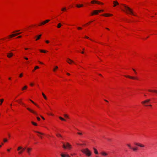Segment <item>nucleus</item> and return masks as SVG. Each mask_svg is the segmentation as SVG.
I'll return each instance as SVG.
<instances>
[{"instance_id": "37", "label": "nucleus", "mask_w": 157, "mask_h": 157, "mask_svg": "<svg viewBox=\"0 0 157 157\" xmlns=\"http://www.w3.org/2000/svg\"><path fill=\"white\" fill-rule=\"evenodd\" d=\"M27 86H24V87H23L22 88V90H24L26 89L27 88Z\"/></svg>"}, {"instance_id": "28", "label": "nucleus", "mask_w": 157, "mask_h": 157, "mask_svg": "<svg viewBox=\"0 0 157 157\" xmlns=\"http://www.w3.org/2000/svg\"><path fill=\"white\" fill-rule=\"evenodd\" d=\"M15 36V34H13L10 35H9V36L10 37H14Z\"/></svg>"}, {"instance_id": "25", "label": "nucleus", "mask_w": 157, "mask_h": 157, "mask_svg": "<svg viewBox=\"0 0 157 157\" xmlns=\"http://www.w3.org/2000/svg\"><path fill=\"white\" fill-rule=\"evenodd\" d=\"M132 149L134 151H137L138 150V148L137 147H132Z\"/></svg>"}, {"instance_id": "36", "label": "nucleus", "mask_w": 157, "mask_h": 157, "mask_svg": "<svg viewBox=\"0 0 157 157\" xmlns=\"http://www.w3.org/2000/svg\"><path fill=\"white\" fill-rule=\"evenodd\" d=\"M32 124L34 125H35V126H37V124L36 123L33 122V121H32Z\"/></svg>"}, {"instance_id": "9", "label": "nucleus", "mask_w": 157, "mask_h": 157, "mask_svg": "<svg viewBox=\"0 0 157 157\" xmlns=\"http://www.w3.org/2000/svg\"><path fill=\"white\" fill-rule=\"evenodd\" d=\"M60 155L62 157H70L68 155L62 153Z\"/></svg>"}, {"instance_id": "61", "label": "nucleus", "mask_w": 157, "mask_h": 157, "mask_svg": "<svg viewBox=\"0 0 157 157\" xmlns=\"http://www.w3.org/2000/svg\"><path fill=\"white\" fill-rule=\"evenodd\" d=\"M46 51H45V50H44V52H43V53H45L46 52Z\"/></svg>"}, {"instance_id": "27", "label": "nucleus", "mask_w": 157, "mask_h": 157, "mask_svg": "<svg viewBox=\"0 0 157 157\" xmlns=\"http://www.w3.org/2000/svg\"><path fill=\"white\" fill-rule=\"evenodd\" d=\"M23 148L22 147L19 146L18 147V148H17V151H19L20 150H21V149H22Z\"/></svg>"}, {"instance_id": "54", "label": "nucleus", "mask_w": 157, "mask_h": 157, "mask_svg": "<svg viewBox=\"0 0 157 157\" xmlns=\"http://www.w3.org/2000/svg\"><path fill=\"white\" fill-rule=\"evenodd\" d=\"M40 51L41 52H44V50H40Z\"/></svg>"}, {"instance_id": "18", "label": "nucleus", "mask_w": 157, "mask_h": 157, "mask_svg": "<svg viewBox=\"0 0 157 157\" xmlns=\"http://www.w3.org/2000/svg\"><path fill=\"white\" fill-rule=\"evenodd\" d=\"M27 152L29 154H30V152L32 150V148H27Z\"/></svg>"}, {"instance_id": "31", "label": "nucleus", "mask_w": 157, "mask_h": 157, "mask_svg": "<svg viewBox=\"0 0 157 157\" xmlns=\"http://www.w3.org/2000/svg\"><path fill=\"white\" fill-rule=\"evenodd\" d=\"M62 143L63 144V147L64 148V149H66V145H65L64 143H63L62 142Z\"/></svg>"}, {"instance_id": "49", "label": "nucleus", "mask_w": 157, "mask_h": 157, "mask_svg": "<svg viewBox=\"0 0 157 157\" xmlns=\"http://www.w3.org/2000/svg\"><path fill=\"white\" fill-rule=\"evenodd\" d=\"M44 25V24L43 23V22H41L40 23V25H39V26H40V25Z\"/></svg>"}, {"instance_id": "12", "label": "nucleus", "mask_w": 157, "mask_h": 157, "mask_svg": "<svg viewBox=\"0 0 157 157\" xmlns=\"http://www.w3.org/2000/svg\"><path fill=\"white\" fill-rule=\"evenodd\" d=\"M13 55V53L12 52L8 53L7 54V56L8 58H10L12 57Z\"/></svg>"}, {"instance_id": "22", "label": "nucleus", "mask_w": 157, "mask_h": 157, "mask_svg": "<svg viewBox=\"0 0 157 157\" xmlns=\"http://www.w3.org/2000/svg\"><path fill=\"white\" fill-rule=\"evenodd\" d=\"M94 150V152L95 154H98V152L97 150L95 148H93Z\"/></svg>"}, {"instance_id": "30", "label": "nucleus", "mask_w": 157, "mask_h": 157, "mask_svg": "<svg viewBox=\"0 0 157 157\" xmlns=\"http://www.w3.org/2000/svg\"><path fill=\"white\" fill-rule=\"evenodd\" d=\"M83 6V5H79L77 4L76 5V6L78 8L82 7Z\"/></svg>"}, {"instance_id": "23", "label": "nucleus", "mask_w": 157, "mask_h": 157, "mask_svg": "<svg viewBox=\"0 0 157 157\" xmlns=\"http://www.w3.org/2000/svg\"><path fill=\"white\" fill-rule=\"evenodd\" d=\"M101 154L103 155L106 156L107 154L105 152H102L101 153Z\"/></svg>"}, {"instance_id": "50", "label": "nucleus", "mask_w": 157, "mask_h": 157, "mask_svg": "<svg viewBox=\"0 0 157 157\" xmlns=\"http://www.w3.org/2000/svg\"><path fill=\"white\" fill-rule=\"evenodd\" d=\"M37 119L38 120V121H40V118L38 117H37Z\"/></svg>"}, {"instance_id": "7", "label": "nucleus", "mask_w": 157, "mask_h": 157, "mask_svg": "<svg viewBox=\"0 0 157 157\" xmlns=\"http://www.w3.org/2000/svg\"><path fill=\"white\" fill-rule=\"evenodd\" d=\"M125 76L126 77L128 78H130L133 79H137V78H136V77L131 76L129 75H127V76Z\"/></svg>"}, {"instance_id": "20", "label": "nucleus", "mask_w": 157, "mask_h": 157, "mask_svg": "<svg viewBox=\"0 0 157 157\" xmlns=\"http://www.w3.org/2000/svg\"><path fill=\"white\" fill-rule=\"evenodd\" d=\"M17 101L19 103H21V104H22V105H25V107H26V106H25V104H24V103H22V101H21V100H19H19H17V101Z\"/></svg>"}, {"instance_id": "38", "label": "nucleus", "mask_w": 157, "mask_h": 157, "mask_svg": "<svg viewBox=\"0 0 157 157\" xmlns=\"http://www.w3.org/2000/svg\"><path fill=\"white\" fill-rule=\"evenodd\" d=\"M66 10V7H64V8H62V9H61V10L62 11H65Z\"/></svg>"}, {"instance_id": "53", "label": "nucleus", "mask_w": 157, "mask_h": 157, "mask_svg": "<svg viewBox=\"0 0 157 157\" xmlns=\"http://www.w3.org/2000/svg\"><path fill=\"white\" fill-rule=\"evenodd\" d=\"M78 29H82V28L80 27H78Z\"/></svg>"}, {"instance_id": "15", "label": "nucleus", "mask_w": 157, "mask_h": 157, "mask_svg": "<svg viewBox=\"0 0 157 157\" xmlns=\"http://www.w3.org/2000/svg\"><path fill=\"white\" fill-rule=\"evenodd\" d=\"M114 6H113L115 7L117 5L119 4V3L117 1H115L113 2Z\"/></svg>"}, {"instance_id": "63", "label": "nucleus", "mask_w": 157, "mask_h": 157, "mask_svg": "<svg viewBox=\"0 0 157 157\" xmlns=\"http://www.w3.org/2000/svg\"><path fill=\"white\" fill-rule=\"evenodd\" d=\"M39 62L40 63V64H43V63L42 62H40V61H39Z\"/></svg>"}, {"instance_id": "43", "label": "nucleus", "mask_w": 157, "mask_h": 157, "mask_svg": "<svg viewBox=\"0 0 157 157\" xmlns=\"http://www.w3.org/2000/svg\"><path fill=\"white\" fill-rule=\"evenodd\" d=\"M7 141H8L7 140L6 138H5L3 139V141L4 142H7Z\"/></svg>"}, {"instance_id": "19", "label": "nucleus", "mask_w": 157, "mask_h": 157, "mask_svg": "<svg viewBox=\"0 0 157 157\" xmlns=\"http://www.w3.org/2000/svg\"><path fill=\"white\" fill-rule=\"evenodd\" d=\"M41 36V35L40 34V35H39L37 36H36L37 38L36 39V40H39Z\"/></svg>"}, {"instance_id": "10", "label": "nucleus", "mask_w": 157, "mask_h": 157, "mask_svg": "<svg viewBox=\"0 0 157 157\" xmlns=\"http://www.w3.org/2000/svg\"><path fill=\"white\" fill-rule=\"evenodd\" d=\"M98 10H94L93 11V13H92V15L98 14Z\"/></svg>"}, {"instance_id": "44", "label": "nucleus", "mask_w": 157, "mask_h": 157, "mask_svg": "<svg viewBox=\"0 0 157 157\" xmlns=\"http://www.w3.org/2000/svg\"><path fill=\"white\" fill-rule=\"evenodd\" d=\"M98 12L100 13V12H103L104 10H98Z\"/></svg>"}, {"instance_id": "4", "label": "nucleus", "mask_w": 157, "mask_h": 157, "mask_svg": "<svg viewBox=\"0 0 157 157\" xmlns=\"http://www.w3.org/2000/svg\"><path fill=\"white\" fill-rule=\"evenodd\" d=\"M151 101V99H147L143 101H142L141 103L144 105H145V103H148L149 102H150V101Z\"/></svg>"}, {"instance_id": "32", "label": "nucleus", "mask_w": 157, "mask_h": 157, "mask_svg": "<svg viewBox=\"0 0 157 157\" xmlns=\"http://www.w3.org/2000/svg\"><path fill=\"white\" fill-rule=\"evenodd\" d=\"M56 136L57 137H62V136L60 134H59L57 133V134H56Z\"/></svg>"}, {"instance_id": "3", "label": "nucleus", "mask_w": 157, "mask_h": 157, "mask_svg": "<svg viewBox=\"0 0 157 157\" xmlns=\"http://www.w3.org/2000/svg\"><path fill=\"white\" fill-rule=\"evenodd\" d=\"M91 3L92 4L97 3L98 4H102L103 5V3L101 2H99L97 1L93 0L91 1Z\"/></svg>"}, {"instance_id": "64", "label": "nucleus", "mask_w": 157, "mask_h": 157, "mask_svg": "<svg viewBox=\"0 0 157 157\" xmlns=\"http://www.w3.org/2000/svg\"><path fill=\"white\" fill-rule=\"evenodd\" d=\"M10 149H8L7 150V151H10Z\"/></svg>"}, {"instance_id": "24", "label": "nucleus", "mask_w": 157, "mask_h": 157, "mask_svg": "<svg viewBox=\"0 0 157 157\" xmlns=\"http://www.w3.org/2000/svg\"><path fill=\"white\" fill-rule=\"evenodd\" d=\"M62 26V25L60 23H58L57 25V27L58 28H59L61 27Z\"/></svg>"}, {"instance_id": "55", "label": "nucleus", "mask_w": 157, "mask_h": 157, "mask_svg": "<svg viewBox=\"0 0 157 157\" xmlns=\"http://www.w3.org/2000/svg\"><path fill=\"white\" fill-rule=\"evenodd\" d=\"M21 36H18L17 37V38H21Z\"/></svg>"}, {"instance_id": "46", "label": "nucleus", "mask_w": 157, "mask_h": 157, "mask_svg": "<svg viewBox=\"0 0 157 157\" xmlns=\"http://www.w3.org/2000/svg\"><path fill=\"white\" fill-rule=\"evenodd\" d=\"M64 116L66 118H68V116L67 114H64Z\"/></svg>"}, {"instance_id": "5", "label": "nucleus", "mask_w": 157, "mask_h": 157, "mask_svg": "<svg viewBox=\"0 0 157 157\" xmlns=\"http://www.w3.org/2000/svg\"><path fill=\"white\" fill-rule=\"evenodd\" d=\"M66 148H67L69 149H70L71 148V145L68 143H66Z\"/></svg>"}, {"instance_id": "59", "label": "nucleus", "mask_w": 157, "mask_h": 157, "mask_svg": "<svg viewBox=\"0 0 157 157\" xmlns=\"http://www.w3.org/2000/svg\"><path fill=\"white\" fill-rule=\"evenodd\" d=\"M145 106H151V105H145Z\"/></svg>"}, {"instance_id": "33", "label": "nucleus", "mask_w": 157, "mask_h": 157, "mask_svg": "<svg viewBox=\"0 0 157 157\" xmlns=\"http://www.w3.org/2000/svg\"><path fill=\"white\" fill-rule=\"evenodd\" d=\"M42 94L43 95V96L44 98L45 99H47V97H46V96L44 94V93H42Z\"/></svg>"}, {"instance_id": "47", "label": "nucleus", "mask_w": 157, "mask_h": 157, "mask_svg": "<svg viewBox=\"0 0 157 157\" xmlns=\"http://www.w3.org/2000/svg\"><path fill=\"white\" fill-rule=\"evenodd\" d=\"M23 76V75L22 73L21 74L19 75L20 77H21Z\"/></svg>"}, {"instance_id": "1", "label": "nucleus", "mask_w": 157, "mask_h": 157, "mask_svg": "<svg viewBox=\"0 0 157 157\" xmlns=\"http://www.w3.org/2000/svg\"><path fill=\"white\" fill-rule=\"evenodd\" d=\"M122 5L123 8V9L122 8V9L123 11L126 12L127 13L130 14L135 15L133 13L132 9L125 5L123 4Z\"/></svg>"}, {"instance_id": "6", "label": "nucleus", "mask_w": 157, "mask_h": 157, "mask_svg": "<svg viewBox=\"0 0 157 157\" xmlns=\"http://www.w3.org/2000/svg\"><path fill=\"white\" fill-rule=\"evenodd\" d=\"M135 144L140 147H144V145L137 143H135Z\"/></svg>"}, {"instance_id": "14", "label": "nucleus", "mask_w": 157, "mask_h": 157, "mask_svg": "<svg viewBox=\"0 0 157 157\" xmlns=\"http://www.w3.org/2000/svg\"><path fill=\"white\" fill-rule=\"evenodd\" d=\"M102 16H104L105 17H109V16H112L113 15L112 14H108V13H106L104 14L101 15Z\"/></svg>"}, {"instance_id": "56", "label": "nucleus", "mask_w": 157, "mask_h": 157, "mask_svg": "<svg viewBox=\"0 0 157 157\" xmlns=\"http://www.w3.org/2000/svg\"><path fill=\"white\" fill-rule=\"evenodd\" d=\"M30 85L31 86H33V83H31L30 84Z\"/></svg>"}, {"instance_id": "48", "label": "nucleus", "mask_w": 157, "mask_h": 157, "mask_svg": "<svg viewBox=\"0 0 157 157\" xmlns=\"http://www.w3.org/2000/svg\"><path fill=\"white\" fill-rule=\"evenodd\" d=\"M19 31H20L19 30H16V31H14L13 33H16V32H19Z\"/></svg>"}, {"instance_id": "17", "label": "nucleus", "mask_w": 157, "mask_h": 157, "mask_svg": "<svg viewBox=\"0 0 157 157\" xmlns=\"http://www.w3.org/2000/svg\"><path fill=\"white\" fill-rule=\"evenodd\" d=\"M148 91L150 92H155L157 93V90H149Z\"/></svg>"}, {"instance_id": "58", "label": "nucleus", "mask_w": 157, "mask_h": 157, "mask_svg": "<svg viewBox=\"0 0 157 157\" xmlns=\"http://www.w3.org/2000/svg\"><path fill=\"white\" fill-rule=\"evenodd\" d=\"M41 118H42L43 120H44L45 119L43 117H42V116H41Z\"/></svg>"}, {"instance_id": "8", "label": "nucleus", "mask_w": 157, "mask_h": 157, "mask_svg": "<svg viewBox=\"0 0 157 157\" xmlns=\"http://www.w3.org/2000/svg\"><path fill=\"white\" fill-rule=\"evenodd\" d=\"M27 109L29 111H30V112H31L32 113H33V114H35V115H37V113H36V112H35V111H33V110H32V109H29V108H27Z\"/></svg>"}, {"instance_id": "60", "label": "nucleus", "mask_w": 157, "mask_h": 157, "mask_svg": "<svg viewBox=\"0 0 157 157\" xmlns=\"http://www.w3.org/2000/svg\"><path fill=\"white\" fill-rule=\"evenodd\" d=\"M85 37L86 38H87V39H89V37H87V36H85Z\"/></svg>"}, {"instance_id": "51", "label": "nucleus", "mask_w": 157, "mask_h": 157, "mask_svg": "<svg viewBox=\"0 0 157 157\" xmlns=\"http://www.w3.org/2000/svg\"><path fill=\"white\" fill-rule=\"evenodd\" d=\"M133 70V71L135 72L136 74V70L134 69H132Z\"/></svg>"}, {"instance_id": "41", "label": "nucleus", "mask_w": 157, "mask_h": 157, "mask_svg": "<svg viewBox=\"0 0 157 157\" xmlns=\"http://www.w3.org/2000/svg\"><path fill=\"white\" fill-rule=\"evenodd\" d=\"M0 101H1V103L0 104V105H1L2 104V103L3 102V99H0Z\"/></svg>"}, {"instance_id": "45", "label": "nucleus", "mask_w": 157, "mask_h": 157, "mask_svg": "<svg viewBox=\"0 0 157 157\" xmlns=\"http://www.w3.org/2000/svg\"><path fill=\"white\" fill-rule=\"evenodd\" d=\"M21 33H15V36H17L20 34H21Z\"/></svg>"}, {"instance_id": "57", "label": "nucleus", "mask_w": 157, "mask_h": 157, "mask_svg": "<svg viewBox=\"0 0 157 157\" xmlns=\"http://www.w3.org/2000/svg\"><path fill=\"white\" fill-rule=\"evenodd\" d=\"M46 42L47 43H49V41L48 40H46Z\"/></svg>"}, {"instance_id": "26", "label": "nucleus", "mask_w": 157, "mask_h": 157, "mask_svg": "<svg viewBox=\"0 0 157 157\" xmlns=\"http://www.w3.org/2000/svg\"><path fill=\"white\" fill-rule=\"evenodd\" d=\"M23 148L22 147L19 146L18 147V148H17V151H19L20 150H21V149H22Z\"/></svg>"}, {"instance_id": "35", "label": "nucleus", "mask_w": 157, "mask_h": 157, "mask_svg": "<svg viewBox=\"0 0 157 157\" xmlns=\"http://www.w3.org/2000/svg\"><path fill=\"white\" fill-rule=\"evenodd\" d=\"M39 68V67L37 66H36L35 67V68H34V69L33 70V71H35V70L36 69H38Z\"/></svg>"}, {"instance_id": "2", "label": "nucleus", "mask_w": 157, "mask_h": 157, "mask_svg": "<svg viewBox=\"0 0 157 157\" xmlns=\"http://www.w3.org/2000/svg\"><path fill=\"white\" fill-rule=\"evenodd\" d=\"M81 151L88 157H90L91 155V152L88 148L84 149L82 150Z\"/></svg>"}, {"instance_id": "52", "label": "nucleus", "mask_w": 157, "mask_h": 157, "mask_svg": "<svg viewBox=\"0 0 157 157\" xmlns=\"http://www.w3.org/2000/svg\"><path fill=\"white\" fill-rule=\"evenodd\" d=\"M24 58L26 60H28V58L27 57H24Z\"/></svg>"}, {"instance_id": "13", "label": "nucleus", "mask_w": 157, "mask_h": 157, "mask_svg": "<svg viewBox=\"0 0 157 157\" xmlns=\"http://www.w3.org/2000/svg\"><path fill=\"white\" fill-rule=\"evenodd\" d=\"M25 148H24L22 149H21V150L18 152V154H21L23 152L25 151Z\"/></svg>"}, {"instance_id": "42", "label": "nucleus", "mask_w": 157, "mask_h": 157, "mask_svg": "<svg viewBox=\"0 0 157 157\" xmlns=\"http://www.w3.org/2000/svg\"><path fill=\"white\" fill-rule=\"evenodd\" d=\"M30 101H31L35 105H36L38 107V106L37 105L35 104L32 100H30Z\"/></svg>"}, {"instance_id": "40", "label": "nucleus", "mask_w": 157, "mask_h": 157, "mask_svg": "<svg viewBox=\"0 0 157 157\" xmlns=\"http://www.w3.org/2000/svg\"><path fill=\"white\" fill-rule=\"evenodd\" d=\"M127 146L130 148L132 149V147H131V145L129 144H127Z\"/></svg>"}, {"instance_id": "11", "label": "nucleus", "mask_w": 157, "mask_h": 157, "mask_svg": "<svg viewBox=\"0 0 157 157\" xmlns=\"http://www.w3.org/2000/svg\"><path fill=\"white\" fill-rule=\"evenodd\" d=\"M35 132L36 133H37L39 134V135H38V136H39L41 138H42V136L40 135H44L43 133H41L40 132H38V131H35Z\"/></svg>"}, {"instance_id": "62", "label": "nucleus", "mask_w": 157, "mask_h": 157, "mask_svg": "<svg viewBox=\"0 0 157 157\" xmlns=\"http://www.w3.org/2000/svg\"><path fill=\"white\" fill-rule=\"evenodd\" d=\"M67 75H70V74L68 73H67Z\"/></svg>"}, {"instance_id": "29", "label": "nucleus", "mask_w": 157, "mask_h": 157, "mask_svg": "<svg viewBox=\"0 0 157 157\" xmlns=\"http://www.w3.org/2000/svg\"><path fill=\"white\" fill-rule=\"evenodd\" d=\"M49 21H50L49 20H45L43 22V23H44V24H45L46 23H48V22Z\"/></svg>"}, {"instance_id": "21", "label": "nucleus", "mask_w": 157, "mask_h": 157, "mask_svg": "<svg viewBox=\"0 0 157 157\" xmlns=\"http://www.w3.org/2000/svg\"><path fill=\"white\" fill-rule=\"evenodd\" d=\"M78 130V131H79L80 132H77V134H78V135H80V136H82V134H83L82 132H81V131H80L79 130Z\"/></svg>"}, {"instance_id": "16", "label": "nucleus", "mask_w": 157, "mask_h": 157, "mask_svg": "<svg viewBox=\"0 0 157 157\" xmlns=\"http://www.w3.org/2000/svg\"><path fill=\"white\" fill-rule=\"evenodd\" d=\"M67 59L68 60L67 61V63L69 64H71V63H74L72 60L69 59Z\"/></svg>"}, {"instance_id": "39", "label": "nucleus", "mask_w": 157, "mask_h": 157, "mask_svg": "<svg viewBox=\"0 0 157 157\" xmlns=\"http://www.w3.org/2000/svg\"><path fill=\"white\" fill-rule=\"evenodd\" d=\"M58 67L57 66H55V68H54V69H53V71H56V69H58Z\"/></svg>"}, {"instance_id": "34", "label": "nucleus", "mask_w": 157, "mask_h": 157, "mask_svg": "<svg viewBox=\"0 0 157 157\" xmlns=\"http://www.w3.org/2000/svg\"><path fill=\"white\" fill-rule=\"evenodd\" d=\"M59 118L61 120H62V121H65V120L64 119V118H63L62 117H59Z\"/></svg>"}]
</instances>
